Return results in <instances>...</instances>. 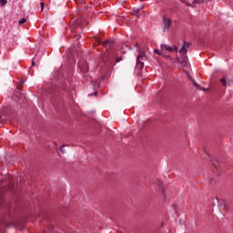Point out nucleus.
Segmentation results:
<instances>
[{"instance_id": "14", "label": "nucleus", "mask_w": 233, "mask_h": 233, "mask_svg": "<svg viewBox=\"0 0 233 233\" xmlns=\"http://www.w3.org/2000/svg\"><path fill=\"white\" fill-rule=\"evenodd\" d=\"M100 44H102V46H105V45H108L109 41L108 40H105L103 42L99 41Z\"/></svg>"}, {"instance_id": "6", "label": "nucleus", "mask_w": 233, "mask_h": 233, "mask_svg": "<svg viewBox=\"0 0 233 233\" xmlns=\"http://www.w3.org/2000/svg\"><path fill=\"white\" fill-rule=\"evenodd\" d=\"M5 190H6V187H0V207L3 205V194H5Z\"/></svg>"}, {"instance_id": "10", "label": "nucleus", "mask_w": 233, "mask_h": 233, "mask_svg": "<svg viewBox=\"0 0 233 233\" xmlns=\"http://www.w3.org/2000/svg\"><path fill=\"white\" fill-rule=\"evenodd\" d=\"M80 70L84 73H86V71L88 70V66H86V64H85V67L80 66Z\"/></svg>"}, {"instance_id": "15", "label": "nucleus", "mask_w": 233, "mask_h": 233, "mask_svg": "<svg viewBox=\"0 0 233 233\" xmlns=\"http://www.w3.org/2000/svg\"><path fill=\"white\" fill-rule=\"evenodd\" d=\"M155 52L157 54H158V56H162L163 55V50L161 49V51L157 50V49H155Z\"/></svg>"}, {"instance_id": "12", "label": "nucleus", "mask_w": 233, "mask_h": 233, "mask_svg": "<svg viewBox=\"0 0 233 233\" xmlns=\"http://www.w3.org/2000/svg\"><path fill=\"white\" fill-rule=\"evenodd\" d=\"M204 0H194L193 5H200V3H203Z\"/></svg>"}, {"instance_id": "4", "label": "nucleus", "mask_w": 233, "mask_h": 233, "mask_svg": "<svg viewBox=\"0 0 233 233\" xmlns=\"http://www.w3.org/2000/svg\"><path fill=\"white\" fill-rule=\"evenodd\" d=\"M188 46H190V44L187 43V42H184L182 47L179 49V54H183L184 55V63H187V59H188V57H187V48H188Z\"/></svg>"}, {"instance_id": "25", "label": "nucleus", "mask_w": 233, "mask_h": 233, "mask_svg": "<svg viewBox=\"0 0 233 233\" xmlns=\"http://www.w3.org/2000/svg\"><path fill=\"white\" fill-rule=\"evenodd\" d=\"M180 1H182V3H187V0H180Z\"/></svg>"}, {"instance_id": "27", "label": "nucleus", "mask_w": 233, "mask_h": 233, "mask_svg": "<svg viewBox=\"0 0 233 233\" xmlns=\"http://www.w3.org/2000/svg\"><path fill=\"white\" fill-rule=\"evenodd\" d=\"M97 95V92H95V96H96Z\"/></svg>"}, {"instance_id": "19", "label": "nucleus", "mask_w": 233, "mask_h": 233, "mask_svg": "<svg viewBox=\"0 0 233 233\" xmlns=\"http://www.w3.org/2000/svg\"><path fill=\"white\" fill-rule=\"evenodd\" d=\"M41 10H45V3L41 2L40 3Z\"/></svg>"}, {"instance_id": "2", "label": "nucleus", "mask_w": 233, "mask_h": 233, "mask_svg": "<svg viewBox=\"0 0 233 233\" xmlns=\"http://www.w3.org/2000/svg\"><path fill=\"white\" fill-rule=\"evenodd\" d=\"M147 60V55L145 54V51L139 50V54L137 57V66L138 68H143L145 66V64L143 61Z\"/></svg>"}, {"instance_id": "13", "label": "nucleus", "mask_w": 233, "mask_h": 233, "mask_svg": "<svg viewBox=\"0 0 233 233\" xmlns=\"http://www.w3.org/2000/svg\"><path fill=\"white\" fill-rule=\"evenodd\" d=\"M26 23V18H22L19 22L18 25H25Z\"/></svg>"}, {"instance_id": "16", "label": "nucleus", "mask_w": 233, "mask_h": 233, "mask_svg": "<svg viewBox=\"0 0 233 233\" xmlns=\"http://www.w3.org/2000/svg\"><path fill=\"white\" fill-rule=\"evenodd\" d=\"M227 85H228V86H232V85H233V80H228V81H227Z\"/></svg>"}, {"instance_id": "17", "label": "nucleus", "mask_w": 233, "mask_h": 233, "mask_svg": "<svg viewBox=\"0 0 233 233\" xmlns=\"http://www.w3.org/2000/svg\"><path fill=\"white\" fill-rule=\"evenodd\" d=\"M141 15V11L137 10V12L136 13V17L139 18Z\"/></svg>"}, {"instance_id": "20", "label": "nucleus", "mask_w": 233, "mask_h": 233, "mask_svg": "<svg viewBox=\"0 0 233 233\" xmlns=\"http://www.w3.org/2000/svg\"><path fill=\"white\" fill-rule=\"evenodd\" d=\"M60 152H62V154H65V147H60Z\"/></svg>"}, {"instance_id": "7", "label": "nucleus", "mask_w": 233, "mask_h": 233, "mask_svg": "<svg viewBox=\"0 0 233 233\" xmlns=\"http://www.w3.org/2000/svg\"><path fill=\"white\" fill-rule=\"evenodd\" d=\"M157 183L159 188L161 189L162 194H164V196H165V189H163V182L157 180Z\"/></svg>"}, {"instance_id": "8", "label": "nucleus", "mask_w": 233, "mask_h": 233, "mask_svg": "<svg viewBox=\"0 0 233 233\" xmlns=\"http://www.w3.org/2000/svg\"><path fill=\"white\" fill-rule=\"evenodd\" d=\"M219 83H221L222 86H227V77L223 76L219 79Z\"/></svg>"}, {"instance_id": "18", "label": "nucleus", "mask_w": 233, "mask_h": 233, "mask_svg": "<svg viewBox=\"0 0 233 233\" xmlns=\"http://www.w3.org/2000/svg\"><path fill=\"white\" fill-rule=\"evenodd\" d=\"M186 74H187L188 79H193V78H192V76H190V72L186 71Z\"/></svg>"}, {"instance_id": "22", "label": "nucleus", "mask_w": 233, "mask_h": 233, "mask_svg": "<svg viewBox=\"0 0 233 233\" xmlns=\"http://www.w3.org/2000/svg\"><path fill=\"white\" fill-rule=\"evenodd\" d=\"M120 60H121V57H116V63H119Z\"/></svg>"}, {"instance_id": "5", "label": "nucleus", "mask_w": 233, "mask_h": 233, "mask_svg": "<svg viewBox=\"0 0 233 233\" xmlns=\"http://www.w3.org/2000/svg\"><path fill=\"white\" fill-rule=\"evenodd\" d=\"M161 49L162 50H167V52H177V46H167V45H161Z\"/></svg>"}, {"instance_id": "26", "label": "nucleus", "mask_w": 233, "mask_h": 233, "mask_svg": "<svg viewBox=\"0 0 233 233\" xmlns=\"http://www.w3.org/2000/svg\"><path fill=\"white\" fill-rule=\"evenodd\" d=\"M187 6H192V4H188V3H187Z\"/></svg>"}, {"instance_id": "3", "label": "nucleus", "mask_w": 233, "mask_h": 233, "mask_svg": "<svg viewBox=\"0 0 233 233\" xmlns=\"http://www.w3.org/2000/svg\"><path fill=\"white\" fill-rule=\"evenodd\" d=\"M162 21H163V30L165 32V30H170V26H172V19L167 17V15H163L162 17Z\"/></svg>"}, {"instance_id": "23", "label": "nucleus", "mask_w": 233, "mask_h": 233, "mask_svg": "<svg viewBox=\"0 0 233 233\" xmlns=\"http://www.w3.org/2000/svg\"><path fill=\"white\" fill-rule=\"evenodd\" d=\"M20 85H25V81H24V80H21V81H20Z\"/></svg>"}, {"instance_id": "24", "label": "nucleus", "mask_w": 233, "mask_h": 233, "mask_svg": "<svg viewBox=\"0 0 233 233\" xmlns=\"http://www.w3.org/2000/svg\"><path fill=\"white\" fill-rule=\"evenodd\" d=\"M9 190H14V187L12 186L9 187Z\"/></svg>"}, {"instance_id": "11", "label": "nucleus", "mask_w": 233, "mask_h": 233, "mask_svg": "<svg viewBox=\"0 0 233 233\" xmlns=\"http://www.w3.org/2000/svg\"><path fill=\"white\" fill-rule=\"evenodd\" d=\"M8 3V0H0L1 6H5Z\"/></svg>"}, {"instance_id": "9", "label": "nucleus", "mask_w": 233, "mask_h": 233, "mask_svg": "<svg viewBox=\"0 0 233 233\" xmlns=\"http://www.w3.org/2000/svg\"><path fill=\"white\" fill-rule=\"evenodd\" d=\"M191 81H192L194 86H196V88H197L198 90H199V88H201V86H199L198 84H197V82H196V80H194V78H191Z\"/></svg>"}, {"instance_id": "21", "label": "nucleus", "mask_w": 233, "mask_h": 233, "mask_svg": "<svg viewBox=\"0 0 233 233\" xmlns=\"http://www.w3.org/2000/svg\"><path fill=\"white\" fill-rule=\"evenodd\" d=\"M31 66H35V62L34 60L32 61Z\"/></svg>"}, {"instance_id": "1", "label": "nucleus", "mask_w": 233, "mask_h": 233, "mask_svg": "<svg viewBox=\"0 0 233 233\" xmlns=\"http://www.w3.org/2000/svg\"><path fill=\"white\" fill-rule=\"evenodd\" d=\"M85 23L86 25H88V22H86V20L85 19V16H81L73 22L71 25V32L72 34H75V35L76 36V39H79L80 35L78 34L79 32H81V30H83V27L85 26Z\"/></svg>"}]
</instances>
